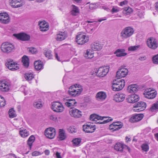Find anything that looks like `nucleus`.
I'll return each instance as SVG.
<instances>
[{
    "label": "nucleus",
    "instance_id": "obj_8",
    "mask_svg": "<svg viewBox=\"0 0 158 158\" xmlns=\"http://www.w3.org/2000/svg\"><path fill=\"white\" fill-rule=\"evenodd\" d=\"M147 44L150 48L155 49L158 46V43L157 40L154 38L151 37L148 38L147 41Z\"/></svg>",
    "mask_w": 158,
    "mask_h": 158
},
{
    "label": "nucleus",
    "instance_id": "obj_1",
    "mask_svg": "<svg viewBox=\"0 0 158 158\" xmlns=\"http://www.w3.org/2000/svg\"><path fill=\"white\" fill-rule=\"evenodd\" d=\"M82 90V86L78 84H76L69 87L68 93L71 96L75 97L80 95Z\"/></svg>",
    "mask_w": 158,
    "mask_h": 158
},
{
    "label": "nucleus",
    "instance_id": "obj_56",
    "mask_svg": "<svg viewBox=\"0 0 158 158\" xmlns=\"http://www.w3.org/2000/svg\"><path fill=\"white\" fill-rule=\"evenodd\" d=\"M40 154V152L37 151H35L32 153V155L33 156H37Z\"/></svg>",
    "mask_w": 158,
    "mask_h": 158
},
{
    "label": "nucleus",
    "instance_id": "obj_57",
    "mask_svg": "<svg viewBox=\"0 0 158 158\" xmlns=\"http://www.w3.org/2000/svg\"><path fill=\"white\" fill-rule=\"evenodd\" d=\"M127 1L126 0H125L121 2L120 3L119 5L121 6H123V5L127 4Z\"/></svg>",
    "mask_w": 158,
    "mask_h": 158
},
{
    "label": "nucleus",
    "instance_id": "obj_46",
    "mask_svg": "<svg viewBox=\"0 0 158 158\" xmlns=\"http://www.w3.org/2000/svg\"><path fill=\"white\" fill-rule=\"evenodd\" d=\"M67 130L69 132L71 133H76L77 131L76 129L73 126H71L68 128Z\"/></svg>",
    "mask_w": 158,
    "mask_h": 158
},
{
    "label": "nucleus",
    "instance_id": "obj_15",
    "mask_svg": "<svg viewBox=\"0 0 158 158\" xmlns=\"http://www.w3.org/2000/svg\"><path fill=\"white\" fill-rule=\"evenodd\" d=\"M13 36L18 39L22 41H25L29 40L30 38V36L24 33H21L18 34H15Z\"/></svg>",
    "mask_w": 158,
    "mask_h": 158
},
{
    "label": "nucleus",
    "instance_id": "obj_12",
    "mask_svg": "<svg viewBox=\"0 0 158 158\" xmlns=\"http://www.w3.org/2000/svg\"><path fill=\"white\" fill-rule=\"evenodd\" d=\"M6 65L10 70L12 71H15L19 68L18 64L15 63L11 59L8 60Z\"/></svg>",
    "mask_w": 158,
    "mask_h": 158
},
{
    "label": "nucleus",
    "instance_id": "obj_26",
    "mask_svg": "<svg viewBox=\"0 0 158 158\" xmlns=\"http://www.w3.org/2000/svg\"><path fill=\"white\" fill-rule=\"evenodd\" d=\"M125 95L122 94H116L114 98V100L117 102L123 101L125 98Z\"/></svg>",
    "mask_w": 158,
    "mask_h": 158
},
{
    "label": "nucleus",
    "instance_id": "obj_18",
    "mask_svg": "<svg viewBox=\"0 0 158 158\" xmlns=\"http://www.w3.org/2000/svg\"><path fill=\"white\" fill-rule=\"evenodd\" d=\"M128 70L127 69L122 68L118 70L116 72V77L117 78L124 77L128 74Z\"/></svg>",
    "mask_w": 158,
    "mask_h": 158
},
{
    "label": "nucleus",
    "instance_id": "obj_33",
    "mask_svg": "<svg viewBox=\"0 0 158 158\" xmlns=\"http://www.w3.org/2000/svg\"><path fill=\"white\" fill-rule=\"evenodd\" d=\"M22 62L23 65L26 68H27L29 65V60L28 57L24 56L22 58Z\"/></svg>",
    "mask_w": 158,
    "mask_h": 158
},
{
    "label": "nucleus",
    "instance_id": "obj_22",
    "mask_svg": "<svg viewBox=\"0 0 158 158\" xmlns=\"http://www.w3.org/2000/svg\"><path fill=\"white\" fill-rule=\"evenodd\" d=\"M143 114H138L133 116L130 119V121L132 123H135L141 120L143 118Z\"/></svg>",
    "mask_w": 158,
    "mask_h": 158
},
{
    "label": "nucleus",
    "instance_id": "obj_35",
    "mask_svg": "<svg viewBox=\"0 0 158 158\" xmlns=\"http://www.w3.org/2000/svg\"><path fill=\"white\" fill-rule=\"evenodd\" d=\"M44 54L45 56L48 58V59H51L52 57V55L51 50L48 49H46L44 51Z\"/></svg>",
    "mask_w": 158,
    "mask_h": 158
},
{
    "label": "nucleus",
    "instance_id": "obj_25",
    "mask_svg": "<svg viewBox=\"0 0 158 158\" xmlns=\"http://www.w3.org/2000/svg\"><path fill=\"white\" fill-rule=\"evenodd\" d=\"M22 0H11V6L13 8H18L22 6L23 4L21 2Z\"/></svg>",
    "mask_w": 158,
    "mask_h": 158
},
{
    "label": "nucleus",
    "instance_id": "obj_64",
    "mask_svg": "<svg viewBox=\"0 0 158 158\" xmlns=\"http://www.w3.org/2000/svg\"><path fill=\"white\" fill-rule=\"evenodd\" d=\"M125 139L127 141V142H129L130 141H131V139L130 138H128L127 136H126V137H125Z\"/></svg>",
    "mask_w": 158,
    "mask_h": 158
},
{
    "label": "nucleus",
    "instance_id": "obj_63",
    "mask_svg": "<svg viewBox=\"0 0 158 158\" xmlns=\"http://www.w3.org/2000/svg\"><path fill=\"white\" fill-rule=\"evenodd\" d=\"M102 8L103 9H104V10H106L107 11H109L110 10V9H109V8H107L105 6H102Z\"/></svg>",
    "mask_w": 158,
    "mask_h": 158
},
{
    "label": "nucleus",
    "instance_id": "obj_21",
    "mask_svg": "<svg viewBox=\"0 0 158 158\" xmlns=\"http://www.w3.org/2000/svg\"><path fill=\"white\" fill-rule=\"evenodd\" d=\"M67 37L65 31L59 32L56 36V39L57 41H61L65 39Z\"/></svg>",
    "mask_w": 158,
    "mask_h": 158
},
{
    "label": "nucleus",
    "instance_id": "obj_13",
    "mask_svg": "<svg viewBox=\"0 0 158 158\" xmlns=\"http://www.w3.org/2000/svg\"><path fill=\"white\" fill-rule=\"evenodd\" d=\"M69 113L71 116L76 118H80L82 116L81 112L74 108L71 107L70 108Z\"/></svg>",
    "mask_w": 158,
    "mask_h": 158
},
{
    "label": "nucleus",
    "instance_id": "obj_49",
    "mask_svg": "<svg viewBox=\"0 0 158 158\" xmlns=\"http://www.w3.org/2000/svg\"><path fill=\"white\" fill-rule=\"evenodd\" d=\"M1 100H0V107L4 106L6 104V101L2 97H0Z\"/></svg>",
    "mask_w": 158,
    "mask_h": 158
},
{
    "label": "nucleus",
    "instance_id": "obj_59",
    "mask_svg": "<svg viewBox=\"0 0 158 158\" xmlns=\"http://www.w3.org/2000/svg\"><path fill=\"white\" fill-rule=\"evenodd\" d=\"M56 154L57 158H61L60 155V153L58 152H56Z\"/></svg>",
    "mask_w": 158,
    "mask_h": 158
},
{
    "label": "nucleus",
    "instance_id": "obj_48",
    "mask_svg": "<svg viewBox=\"0 0 158 158\" xmlns=\"http://www.w3.org/2000/svg\"><path fill=\"white\" fill-rule=\"evenodd\" d=\"M139 47V45L131 46L128 48V50L131 51H135L137 50Z\"/></svg>",
    "mask_w": 158,
    "mask_h": 158
},
{
    "label": "nucleus",
    "instance_id": "obj_47",
    "mask_svg": "<svg viewBox=\"0 0 158 158\" xmlns=\"http://www.w3.org/2000/svg\"><path fill=\"white\" fill-rule=\"evenodd\" d=\"M142 150L145 152H147L149 150V146L147 143H143L141 146Z\"/></svg>",
    "mask_w": 158,
    "mask_h": 158
},
{
    "label": "nucleus",
    "instance_id": "obj_29",
    "mask_svg": "<svg viewBox=\"0 0 158 158\" xmlns=\"http://www.w3.org/2000/svg\"><path fill=\"white\" fill-rule=\"evenodd\" d=\"M40 30L42 31H45L48 29V26L45 22H41L39 23Z\"/></svg>",
    "mask_w": 158,
    "mask_h": 158
},
{
    "label": "nucleus",
    "instance_id": "obj_3",
    "mask_svg": "<svg viewBox=\"0 0 158 158\" xmlns=\"http://www.w3.org/2000/svg\"><path fill=\"white\" fill-rule=\"evenodd\" d=\"M104 118H106V117H105L100 116L95 114H92L90 116V119L92 121L95 122V123H99L100 124H105L108 123L113 120L112 118L109 117L107 119L104 120L103 121L101 122L100 121H99L98 122V120H103Z\"/></svg>",
    "mask_w": 158,
    "mask_h": 158
},
{
    "label": "nucleus",
    "instance_id": "obj_16",
    "mask_svg": "<svg viewBox=\"0 0 158 158\" xmlns=\"http://www.w3.org/2000/svg\"><path fill=\"white\" fill-rule=\"evenodd\" d=\"M109 67L108 66L105 67H102L99 68L97 72V75L99 77H103L105 76L109 72Z\"/></svg>",
    "mask_w": 158,
    "mask_h": 158
},
{
    "label": "nucleus",
    "instance_id": "obj_20",
    "mask_svg": "<svg viewBox=\"0 0 158 158\" xmlns=\"http://www.w3.org/2000/svg\"><path fill=\"white\" fill-rule=\"evenodd\" d=\"M10 19L8 14L6 13H0V21L4 24H7L10 22Z\"/></svg>",
    "mask_w": 158,
    "mask_h": 158
},
{
    "label": "nucleus",
    "instance_id": "obj_62",
    "mask_svg": "<svg viewBox=\"0 0 158 158\" xmlns=\"http://www.w3.org/2000/svg\"><path fill=\"white\" fill-rule=\"evenodd\" d=\"M55 57L56 58V59L58 61H60V58H59V57H58V54H57V53H56L55 54Z\"/></svg>",
    "mask_w": 158,
    "mask_h": 158
},
{
    "label": "nucleus",
    "instance_id": "obj_53",
    "mask_svg": "<svg viewBox=\"0 0 158 158\" xmlns=\"http://www.w3.org/2000/svg\"><path fill=\"white\" fill-rule=\"evenodd\" d=\"M69 101L71 103V105L73 106H75L77 105V102L75 101V99H69Z\"/></svg>",
    "mask_w": 158,
    "mask_h": 158
},
{
    "label": "nucleus",
    "instance_id": "obj_19",
    "mask_svg": "<svg viewBox=\"0 0 158 158\" xmlns=\"http://www.w3.org/2000/svg\"><path fill=\"white\" fill-rule=\"evenodd\" d=\"M139 99V96L136 94L129 95L126 99L127 101L130 103H135L138 102Z\"/></svg>",
    "mask_w": 158,
    "mask_h": 158
},
{
    "label": "nucleus",
    "instance_id": "obj_45",
    "mask_svg": "<svg viewBox=\"0 0 158 158\" xmlns=\"http://www.w3.org/2000/svg\"><path fill=\"white\" fill-rule=\"evenodd\" d=\"M34 106L36 108H40L43 106L41 102L39 101L35 102L33 104Z\"/></svg>",
    "mask_w": 158,
    "mask_h": 158
},
{
    "label": "nucleus",
    "instance_id": "obj_58",
    "mask_svg": "<svg viewBox=\"0 0 158 158\" xmlns=\"http://www.w3.org/2000/svg\"><path fill=\"white\" fill-rule=\"evenodd\" d=\"M118 11L119 10L118 9L115 8L114 7H113L111 10V11L113 13L117 12H118Z\"/></svg>",
    "mask_w": 158,
    "mask_h": 158
},
{
    "label": "nucleus",
    "instance_id": "obj_38",
    "mask_svg": "<svg viewBox=\"0 0 158 158\" xmlns=\"http://www.w3.org/2000/svg\"><path fill=\"white\" fill-rule=\"evenodd\" d=\"M115 123L114 126L116 127V128H115L116 130H118L121 129L123 126V124L121 122L117 121L113 122Z\"/></svg>",
    "mask_w": 158,
    "mask_h": 158
},
{
    "label": "nucleus",
    "instance_id": "obj_43",
    "mask_svg": "<svg viewBox=\"0 0 158 158\" xmlns=\"http://www.w3.org/2000/svg\"><path fill=\"white\" fill-rule=\"evenodd\" d=\"M79 11L78 8L74 6L73 10L71 11V14L74 16L77 15L79 13Z\"/></svg>",
    "mask_w": 158,
    "mask_h": 158
},
{
    "label": "nucleus",
    "instance_id": "obj_42",
    "mask_svg": "<svg viewBox=\"0 0 158 158\" xmlns=\"http://www.w3.org/2000/svg\"><path fill=\"white\" fill-rule=\"evenodd\" d=\"M19 133L21 136L23 137H27L29 135V133L27 131L26 129L23 130H20L19 131Z\"/></svg>",
    "mask_w": 158,
    "mask_h": 158
},
{
    "label": "nucleus",
    "instance_id": "obj_6",
    "mask_svg": "<svg viewBox=\"0 0 158 158\" xmlns=\"http://www.w3.org/2000/svg\"><path fill=\"white\" fill-rule=\"evenodd\" d=\"M89 37L88 36L80 34L77 35L76 37V42L79 44L82 45L88 42Z\"/></svg>",
    "mask_w": 158,
    "mask_h": 158
},
{
    "label": "nucleus",
    "instance_id": "obj_14",
    "mask_svg": "<svg viewBox=\"0 0 158 158\" xmlns=\"http://www.w3.org/2000/svg\"><path fill=\"white\" fill-rule=\"evenodd\" d=\"M56 134V131L55 129L51 127L46 129L45 131V135L48 138L50 139H53Z\"/></svg>",
    "mask_w": 158,
    "mask_h": 158
},
{
    "label": "nucleus",
    "instance_id": "obj_36",
    "mask_svg": "<svg viewBox=\"0 0 158 158\" xmlns=\"http://www.w3.org/2000/svg\"><path fill=\"white\" fill-rule=\"evenodd\" d=\"M24 77L26 80L30 81L32 80L34 78V76L32 73L27 72L25 73Z\"/></svg>",
    "mask_w": 158,
    "mask_h": 158
},
{
    "label": "nucleus",
    "instance_id": "obj_11",
    "mask_svg": "<svg viewBox=\"0 0 158 158\" xmlns=\"http://www.w3.org/2000/svg\"><path fill=\"white\" fill-rule=\"evenodd\" d=\"M145 98L152 99L154 98L156 95V92L151 88L146 89L143 93Z\"/></svg>",
    "mask_w": 158,
    "mask_h": 158
},
{
    "label": "nucleus",
    "instance_id": "obj_28",
    "mask_svg": "<svg viewBox=\"0 0 158 158\" xmlns=\"http://www.w3.org/2000/svg\"><path fill=\"white\" fill-rule=\"evenodd\" d=\"M125 50L124 49H118L114 52L118 57L125 56L127 55V53L125 52Z\"/></svg>",
    "mask_w": 158,
    "mask_h": 158
},
{
    "label": "nucleus",
    "instance_id": "obj_2",
    "mask_svg": "<svg viewBox=\"0 0 158 158\" xmlns=\"http://www.w3.org/2000/svg\"><path fill=\"white\" fill-rule=\"evenodd\" d=\"M125 81L124 80L117 78L113 81L112 89L114 91H119L122 89L125 85Z\"/></svg>",
    "mask_w": 158,
    "mask_h": 158
},
{
    "label": "nucleus",
    "instance_id": "obj_34",
    "mask_svg": "<svg viewBox=\"0 0 158 158\" xmlns=\"http://www.w3.org/2000/svg\"><path fill=\"white\" fill-rule=\"evenodd\" d=\"M123 146L124 145L123 144L120 143H117L114 145V149L117 151L121 152L123 151Z\"/></svg>",
    "mask_w": 158,
    "mask_h": 158
},
{
    "label": "nucleus",
    "instance_id": "obj_39",
    "mask_svg": "<svg viewBox=\"0 0 158 158\" xmlns=\"http://www.w3.org/2000/svg\"><path fill=\"white\" fill-rule=\"evenodd\" d=\"M150 110L152 112L158 110V101L153 104L150 108Z\"/></svg>",
    "mask_w": 158,
    "mask_h": 158
},
{
    "label": "nucleus",
    "instance_id": "obj_17",
    "mask_svg": "<svg viewBox=\"0 0 158 158\" xmlns=\"http://www.w3.org/2000/svg\"><path fill=\"white\" fill-rule=\"evenodd\" d=\"M95 126L91 124H85L83 125V129L85 132L91 133L94 132L96 129Z\"/></svg>",
    "mask_w": 158,
    "mask_h": 158
},
{
    "label": "nucleus",
    "instance_id": "obj_7",
    "mask_svg": "<svg viewBox=\"0 0 158 158\" xmlns=\"http://www.w3.org/2000/svg\"><path fill=\"white\" fill-rule=\"evenodd\" d=\"M51 108L54 111L56 112H61L64 110V107L62 104L58 102H52Z\"/></svg>",
    "mask_w": 158,
    "mask_h": 158
},
{
    "label": "nucleus",
    "instance_id": "obj_50",
    "mask_svg": "<svg viewBox=\"0 0 158 158\" xmlns=\"http://www.w3.org/2000/svg\"><path fill=\"white\" fill-rule=\"evenodd\" d=\"M98 6V5L96 3H91L89 5V8L91 10H94L97 8Z\"/></svg>",
    "mask_w": 158,
    "mask_h": 158
},
{
    "label": "nucleus",
    "instance_id": "obj_5",
    "mask_svg": "<svg viewBox=\"0 0 158 158\" xmlns=\"http://www.w3.org/2000/svg\"><path fill=\"white\" fill-rule=\"evenodd\" d=\"M134 30L130 27H126L120 33V36L122 39H126L131 36L133 34Z\"/></svg>",
    "mask_w": 158,
    "mask_h": 158
},
{
    "label": "nucleus",
    "instance_id": "obj_41",
    "mask_svg": "<svg viewBox=\"0 0 158 158\" xmlns=\"http://www.w3.org/2000/svg\"><path fill=\"white\" fill-rule=\"evenodd\" d=\"M132 12V10L131 8L129 7H125L124 8V10L123 11V13L124 14H126L128 15L131 14Z\"/></svg>",
    "mask_w": 158,
    "mask_h": 158
},
{
    "label": "nucleus",
    "instance_id": "obj_52",
    "mask_svg": "<svg viewBox=\"0 0 158 158\" xmlns=\"http://www.w3.org/2000/svg\"><path fill=\"white\" fill-rule=\"evenodd\" d=\"M115 123H113L112 124H111L109 127V128L110 130H113V131H117L115 128H116V127L114 126Z\"/></svg>",
    "mask_w": 158,
    "mask_h": 158
},
{
    "label": "nucleus",
    "instance_id": "obj_24",
    "mask_svg": "<svg viewBox=\"0 0 158 158\" xmlns=\"http://www.w3.org/2000/svg\"><path fill=\"white\" fill-rule=\"evenodd\" d=\"M102 46L101 44L98 42L93 43L90 45V48L93 51H98L101 50Z\"/></svg>",
    "mask_w": 158,
    "mask_h": 158
},
{
    "label": "nucleus",
    "instance_id": "obj_54",
    "mask_svg": "<svg viewBox=\"0 0 158 158\" xmlns=\"http://www.w3.org/2000/svg\"><path fill=\"white\" fill-rule=\"evenodd\" d=\"M29 51L32 53H35L37 50L35 48H31L29 49Z\"/></svg>",
    "mask_w": 158,
    "mask_h": 158
},
{
    "label": "nucleus",
    "instance_id": "obj_44",
    "mask_svg": "<svg viewBox=\"0 0 158 158\" xmlns=\"http://www.w3.org/2000/svg\"><path fill=\"white\" fill-rule=\"evenodd\" d=\"M9 117L10 118H13L16 116V113L13 108L10 109L9 111Z\"/></svg>",
    "mask_w": 158,
    "mask_h": 158
},
{
    "label": "nucleus",
    "instance_id": "obj_9",
    "mask_svg": "<svg viewBox=\"0 0 158 158\" xmlns=\"http://www.w3.org/2000/svg\"><path fill=\"white\" fill-rule=\"evenodd\" d=\"M10 84L5 81H0V91L2 93L8 92L10 88Z\"/></svg>",
    "mask_w": 158,
    "mask_h": 158
},
{
    "label": "nucleus",
    "instance_id": "obj_27",
    "mask_svg": "<svg viewBox=\"0 0 158 158\" xmlns=\"http://www.w3.org/2000/svg\"><path fill=\"white\" fill-rule=\"evenodd\" d=\"M34 66L35 69L38 71L43 69V64L41 61H36L34 63Z\"/></svg>",
    "mask_w": 158,
    "mask_h": 158
},
{
    "label": "nucleus",
    "instance_id": "obj_32",
    "mask_svg": "<svg viewBox=\"0 0 158 158\" xmlns=\"http://www.w3.org/2000/svg\"><path fill=\"white\" fill-rule=\"evenodd\" d=\"M138 88L136 85H131L128 86L127 89L128 92L131 93L136 92Z\"/></svg>",
    "mask_w": 158,
    "mask_h": 158
},
{
    "label": "nucleus",
    "instance_id": "obj_55",
    "mask_svg": "<svg viewBox=\"0 0 158 158\" xmlns=\"http://www.w3.org/2000/svg\"><path fill=\"white\" fill-rule=\"evenodd\" d=\"M65 105L68 107H71L72 106L71 105V103H70V102L69 101V99L68 100V101L65 103Z\"/></svg>",
    "mask_w": 158,
    "mask_h": 158
},
{
    "label": "nucleus",
    "instance_id": "obj_40",
    "mask_svg": "<svg viewBox=\"0 0 158 158\" xmlns=\"http://www.w3.org/2000/svg\"><path fill=\"white\" fill-rule=\"evenodd\" d=\"M74 146H78L81 142V139L77 138L74 139L72 141Z\"/></svg>",
    "mask_w": 158,
    "mask_h": 158
},
{
    "label": "nucleus",
    "instance_id": "obj_51",
    "mask_svg": "<svg viewBox=\"0 0 158 158\" xmlns=\"http://www.w3.org/2000/svg\"><path fill=\"white\" fill-rule=\"evenodd\" d=\"M152 61L154 64H158V54L153 57Z\"/></svg>",
    "mask_w": 158,
    "mask_h": 158
},
{
    "label": "nucleus",
    "instance_id": "obj_31",
    "mask_svg": "<svg viewBox=\"0 0 158 158\" xmlns=\"http://www.w3.org/2000/svg\"><path fill=\"white\" fill-rule=\"evenodd\" d=\"M59 141L63 140L65 139L66 137L65 131L63 129H59Z\"/></svg>",
    "mask_w": 158,
    "mask_h": 158
},
{
    "label": "nucleus",
    "instance_id": "obj_37",
    "mask_svg": "<svg viewBox=\"0 0 158 158\" xmlns=\"http://www.w3.org/2000/svg\"><path fill=\"white\" fill-rule=\"evenodd\" d=\"M35 140V137L33 135H31L27 141V144L29 146L30 149H31L33 143Z\"/></svg>",
    "mask_w": 158,
    "mask_h": 158
},
{
    "label": "nucleus",
    "instance_id": "obj_30",
    "mask_svg": "<svg viewBox=\"0 0 158 158\" xmlns=\"http://www.w3.org/2000/svg\"><path fill=\"white\" fill-rule=\"evenodd\" d=\"M94 52L92 49H88L84 55V56L87 59L92 58L94 56Z\"/></svg>",
    "mask_w": 158,
    "mask_h": 158
},
{
    "label": "nucleus",
    "instance_id": "obj_60",
    "mask_svg": "<svg viewBox=\"0 0 158 158\" xmlns=\"http://www.w3.org/2000/svg\"><path fill=\"white\" fill-rule=\"evenodd\" d=\"M44 153L46 155H48L49 154L50 152L49 150H46L44 151Z\"/></svg>",
    "mask_w": 158,
    "mask_h": 158
},
{
    "label": "nucleus",
    "instance_id": "obj_61",
    "mask_svg": "<svg viewBox=\"0 0 158 158\" xmlns=\"http://www.w3.org/2000/svg\"><path fill=\"white\" fill-rule=\"evenodd\" d=\"M138 15L139 17L140 18H143V14L141 13H139L138 14Z\"/></svg>",
    "mask_w": 158,
    "mask_h": 158
},
{
    "label": "nucleus",
    "instance_id": "obj_4",
    "mask_svg": "<svg viewBox=\"0 0 158 158\" xmlns=\"http://www.w3.org/2000/svg\"><path fill=\"white\" fill-rule=\"evenodd\" d=\"M2 51L5 53H9L14 51L15 47L12 44L8 42L3 43L1 46Z\"/></svg>",
    "mask_w": 158,
    "mask_h": 158
},
{
    "label": "nucleus",
    "instance_id": "obj_23",
    "mask_svg": "<svg viewBox=\"0 0 158 158\" xmlns=\"http://www.w3.org/2000/svg\"><path fill=\"white\" fill-rule=\"evenodd\" d=\"M106 96L105 92L103 91H100L97 94L96 98L98 101H103L106 98Z\"/></svg>",
    "mask_w": 158,
    "mask_h": 158
},
{
    "label": "nucleus",
    "instance_id": "obj_10",
    "mask_svg": "<svg viewBox=\"0 0 158 158\" xmlns=\"http://www.w3.org/2000/svg\"><path fill=\"white\" fill-rule=\"evenodd\" d=\"M146 107V103L143 102H139L134 105L133 110L135 112H140L144 110Z\"/></svg>",
    "mask_w": 158,
    "mask_h": 158
}]
</instances>
